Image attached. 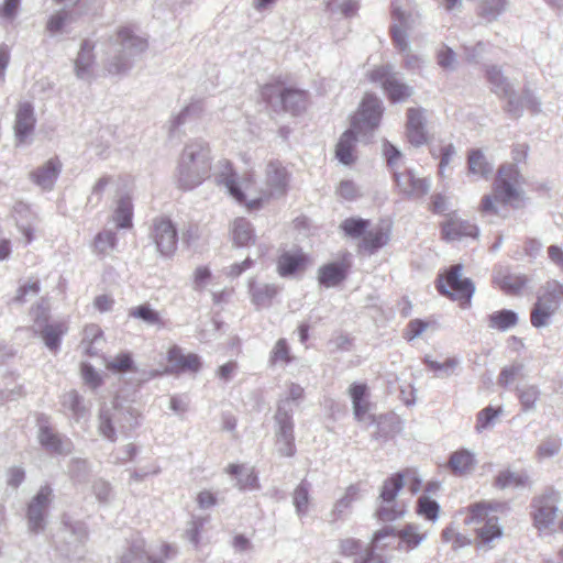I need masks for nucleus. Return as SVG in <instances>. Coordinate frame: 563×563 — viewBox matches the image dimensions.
<instances>
[{"mask_svg":"<svg viewBox=\"0 0 563 563\" xmlns=\"http://www.w3.org/2000/svg\"><path fill=\"white\" fill-rule=\"evenodd\" d=\"M150 238L156 245L159 255L170 260L178 249V231L168 217H156L150 227Z\"/></svg>","mask_w":563,"mask_h":563,"instance_id":"obj_14","label":"nucleus"},{"mask_svg":"<svg viewBox=\"0 0 563 563\" xmlns=\"http://www.w3.org/2000/svg\"><path fill=\"white\" fill-rule=\"evenodd\" d=\"M351 266L344 262H331L322 265L318 272V282L325 288L336 287L350 275Z\"/></svg>","mask_w":563,"mask_h":563,"instance_id":"obj_29","label":"nucleus"},{"mask_svg":"<svg viewBox=\"0 0 563 563\" xmlns=\"http://www.w3.org/2000/svg\"><path fill=\"white\" fill-rule=\"evenodd\" d=\"M68 329L66 321H56L42 328L34 335L42 338L47 349L56 354L60 351L63 338Z\"/></svg>","mask_w":563,"mask_h":563,"instance_id":"obj_35","label":"nucleus"},{"mask_svg":"<svg viewBox=\"0 0 563 563\" xmlns=\"http://www.w3.org/2000/svg\"><path fill=\"white\" fill-rule=\"evenodd\" d=\"M507 0H478L477 15L487 22L498 19L506 10Z\"/></svg>","mask_w":563,"mask_h":563,"instance_id":"obj_51","label":"nucleus"},{"mask_svg":"<svg viewBox=\"0 0 563 563\" xmlns=\"http://www.w3.org/2000/svg\"><path fill=\"white\" fill-rule=\"evenodd\" d=\"M519 322V316L511 309H500L487 316V325L490 329L505 332Z\"/></svg>","mask_w":563,"mask_h":563,"instance_id":"obj_45","label":"nucleus"},{"mask_svg":"<svg viewBox=\"0 0 563 563\" xmlns=\"http://www.w3.org/2000/svg\"><path fill=\"white\" fill-rule=\"evenodd\" d=\"M290 173L279 162H271L267 167L266 183L271 196L284 197L289 191Z\"/></svg>","mask_w":563,"mask_h":563,"instance_id":"obj_27","label":"nucleus"},{"mask_svg":"<svg viewBox=\"0 0 563 563\" xmlns=\"http://www.w3.org/2000/svg\"><path fill=\"white\" fill-rule=\"evenodd\" d=\"M286 89L282 82L266 84L261 89V98L274 111H278Z\"/></svg>","mask_w":563,"mask_h":563,"instance_id":"obj_47","label":"nucleus"},{"mask_svg":"<svg viewBox=\"0 0 563 563\" xmlns=\"http://www.w3.org/2000/svg\"><path fill=\"white\" fill-rule=\"evenodd\" d=\"M475 455L467 449H460L451 453L448 461V467L455 476H463L468 474L475 467Z\"/></svg>","mask_w":563,"mask_h":563,"instance_id":"obj_39","label":"nucleus"},{"mask_svg":"<svg viewBox=\"0 0 563 563\" xmlns=\"http://www.w3.org/2000/svg\"><path fill=\"white\" fill-rule=\"evenodd\" d=\"M356 135L357 132L350 128L341 134L338 141L335 157L344 165H351L356 161V156L354 154L357 141Z\"/></svg>","mask_w":563,"mask_h":563,"instance_id":"obj_36","label":"nucleus"},{"mask_svg":"<svg viewBox=\"0 0 563 563\" xmlns=\"http://www.w3.org/2000/svg\"><path fill=\"white\" fill-rule=\"evenodd\" d=\"M36 426L38 428V443L46 453L66 456L73 452V441L67 435L60 434L54 430L51 424V419L46 413H37Z\"/></svg>","mask_w":563,"mask_h":563,"instance_id":"obj_13","label":"nucleus"},{"mask_svg":"<svg viewBox=\"0 0 563 563\" xmlns=\"http://www.w3.org/2000/svg\"><path fill=\"white\" fill-rule=\"evenodd\" d=\"M117 245V233L111 230H102L93 239V247L98 255H106L108 250H114Z\"/></svg>","mask_w":563,"mask_h":563,"instance_id":"obj_60","label":"nucleus"},{"mask_svg":"<svg viewBox=\"0 0 563 563\" xmlns=\"http://www.w3.org/2000/svg\"><path fill=\"white\" fill-rule=\"evenodd\" d=\"M389 242V231L378 228L374 231H368L360 242V250L367 255L376 254L380 249Z\"/></svg>","mask_w":563,"mask_h":563,"instance_id":"obj_41","label":"nucleus"},{"mask_svg":"<svg viewBox=\"0 0 563 563\" xmlns=\"http://www.w3.org/2000/svg\"><path fill=\"white\" fill-rule=\"evenodd\" d=\"M394 533V527L386 525L377 530L371 540V543L364 548V554L354 559L353 563H390L387 555L378 553L377 551H386L389 548L388 543L384 540Z\"/></svg>","mask_w":563,"mask_h":563,"instance_id":"obj_22","label":"nucleus"},{"mask_svg":"<svg viewBox=\"0 0 563 563\" xmlns=\"http://www.w3.org/2000/svg\"><path fill=\"white\" fill-rule=\"evenodd\" d=\"M540 395V389L536 385H527L516 388V396L519 400L522 411L534 409Z\"/></svg>","mask_w":563,"mask_h":563,"instance_id":"obj_58","label":"nucleus"},{"mask_svg":"<svg viewBox=\"0 0 563 563\" xmlns=\"http://www.w3.org/2000/svg\"><path fill=\"white\" fill-rule=\"evenodd\" d=\"M561 283L556 279L545 282L541 292L530 311L532 327L540 329L551 323L552 317L559 310L562 299L560 294Z\"/></svg>","mask_w":563,"mask_h":563,"instance_id":"obj_8","label":"nucleus"},{"mask_svg":"<svg viewBox=\"0 0 563 563\" xmlns=\"http://www.w3.org/2000/svg\"><path fill=\"white\" fill-rule=\"evenodd\" d=\"M428 210L435 216L448 219L451 209L450 196L445 192H433L429 197Z\"/></svg>","mask_w":563,"mask_h":563,"instance_id":"obj_61","label":"nucleus"},{"mask_svg":"<svg viewBox=\"0 0 563 563\" xmlns=\"http://www.w3.org/2000/svg\"><path fill=\"white\" fill-rule=\"evenodd\" d=\"M133 201L130 196L120 198L113 213V219L119 229H130L133 225Z\"/></svg>","mask_w":563,"mask_h":563,"instance_id":"obj_46","label":"nucleus"},{"mask_svg":"<svg viewBox=\"0 0 563 563\" xmlns=\"http://www.w3.org/2000/svg\"><path fill=\"white\" fill-rule=\"evenodd\" d=\"M364 483L356 482L345 488L344 495L339 498L330 512V523L344 522L353 512L354 504L362 498Z\"/></svg>","mask_w":563,"mask_h":563,"instance_id":"obj_21","label":"nucleus"},{"mask_svg":"<svg viewBox=\"0 0 563 563\" xmlns=\"http://www.w3.org/2000/svg\"><path fill=\"white\" fill-rule=\"evenodd\" d=\"M305 397V389L297 383H291L288 388V396L277 402L274 421L277 430L275 443L280 456L294 457L297 454L294 407L291 401L301 400Z\"/></svg>","mask_w":563,"mask_h":563,"instance_id":"obj_3","label":"nucleus"},{"mask_svg":"<svg viewBox=\"0 0 563 563\" xmlns=\"http://www.w3.org/2000/svg\"><path fill=\"white\" fill-rule=\"evenodd\" d=\"M13 216L16 221L18 229L27 227V224H37L38 216L32 209L31 205L24 201H18L13 206Z\"/></svg>","mask_w":563,"mask_h":563,"instance_id":"obj_57","label":"nucleus"},{"mask_svg":"<svg viewBox=\"0 0 563 563\" xmlns=\"http://www.w3.org/2000/svg\"><path fill=\"white\" fill-rule=\"evenodd\" d=\"M312 484L305 477L296 486L292 503L299 518H305L310 510Z\"/></svg>","mask_w":563,"mask_h":563,"instance_id":"obj_42","label":"nucleus"},{"mask_svg":"<svg viewBox=\"0 0 563 563\" xmlns=\"http://www.w3.org/2000/svg\"><path fill=\"white\" fill-rule=\"evenodd\" d=\"M529 485V476L525 473L516 474L509 470L500 471L494 478L493 486L497 489L507 487H525Z\"/></svg>","mask_w":563,"mask_h":563,"instance_id":"obj_49","label":"nucleus"},{"mask_svg":"<svg viewBox=\"0 0 563 563\" xmlns=\"http://www.w3.org/2000/svg\"><path fill=\"white\" fill-rule=\"evenodd\" d=\"M282 290L283 287L276 284L258 285L255 280L249 283L251 300L257 310L271 308Z\"/></svg>","mask_w":563,"mask_h":563,"instance_id":"obj_28","label":"nucleus"},{"mask_svg":"<svg viewBox=\"0 0 563 563\" xmlns=\"http://www.w3.org/2000/svg\"><path fill=\"white\" fill-rule=\"evenodd\" d=\"M406 139L413 147L428 142L427 120L423 108H408L406 111Z\"/></svg>","mask_w":563,"mask_h":563,"instance_id":"obj_23","label":"nucleus"},{"mask_svg":"<svg viewBox=\"0 0 563 563\" xmlns=\"http://www.w3.org/2000/svg\"><path fill=\"white\" fill-rule=\"evenodd\" d=\"M503 536V529L498 523V518L493 516L487 518L483 527L476 530V537L483 544H488L495 539H499Z\"/></svg>","mask_w":563,"mask_h":563,"instance_id":"obj_59","label":"nucleus"},{"mask_svg":"<svg viewBox=\"0 0 563 563\" xmlns=\"http://www.w3.org/2000/svg\"><path fill=\"white\" fill-rule=\"evenodd\" d=\"M141 415L132 406H123L114 401L112 407L102 405L99 408L98 430L101 437L110 442L118 440L117 430L125 438L132 437L141 426Z\"/></svg>","mask_w":563,"mask_h":563,"instance_id":"obj_4","label":"nucleus"},{"mask_svg":"<svg viewBox=\"0 0 563 563\" xmlns=\"http://www.w3.org/2000/svg\"><path fill=\"white\" fill-rule=\"evenodd\" d=\"M440 505L437 500L426 495H421L416 503V514L426 520L435 522L440 515Z\"/></svg>","mask_w":563,"mask_h":563,"instance_id":"obj_54","label":"nucleus"},{"mask_svg":"<svg viewBox=\"0 0 563 563\" xmlns=\"http://www.w3.org/2000/svg\"><path fill=\"white\" fill-rule=\"evenodd\" d=\"M207 109V99L201 97H192L189 102L180 109L179 112L173 114L167 124V136L169 140L180 136L183 126L190 122L199 120L203 117Z\"/></svg>","mask_w":563,"mask_h":563,"instance_id":"obj_17","label":"nucleus"},{"mask_svg":"<svg viewBox=\"0 0 563 563\" xmlns=\"http://www.w3.org/2000/svg\"><path fill=\"white\" fill-rule=\"evenodd\" d=\"M520 178L521 174L517 165L501 164L493 183L494 195H484L482 197L479 210L485 214H497L498 208L495 201H499L512 209L525 207L528 198L516 188Z\"/></svg>","mask_w":563,"mask_h":563,"instance_id":"obj_2","label":"nucleus"},{"mask_svg":"<svg viewBox=\"0 0 563 563\" xmlns=\"http://www.w3.org/2000/svg\"><path fill=\"white\" fill-rule=\"evenodd\" d=\"M167 361L168 365L165 367V372L172 375H180L186 372L197 373L202 367V361L198 354L189 353L184 355L178 345H174L168 350Z\"/></svg>","mask_w":563,"mask_h":563,"instance_id":"obj_24","label":"nucleus"},{"mask_svg":"<svg viewBox=\"0 0 563 563\" xmlns=\"http://www.w3.org/2000/svg\"><path fill=\"white\" fill-rule=\"evenodd\" d=\"M209 517L191 516L190 527L186 530L185 536L187 540L198 549L201 543V532L205 526L208 523Z\"/></svg>","mask_w":563,"mask_h":563,"instance_id":"obj_63","label":"nucleus"},{"mask_svg":"<svg viewBox=\"0 0 563 563\" xmlns=\"http://www.w3.org/2000/svg\"><path fill=\"white\" fill-rule=\"evenodd\" d=\"M350 396L353 402L354 417L362 421L371 408V394L365 383H353L350 386Z\"/></svg>","mask_w":563,"mask_h":563,"instance_id":"obj_38","label":"nucleus"},{"mask_svg":"<svg viewBox=\"0 0 563 563\" xmlns=\"http://www.w3.org/2000/svg\"><path fill=\"white\" fill-rule=\"evenodd\" d=\"M63 405L68 408L73 418L76 420H80L86 415L87 410L84 405V398L76 389L65 395Z\"/></svg>","mask_w":563,"mask_h":563,"instance_id":"obj_62","label":"nucleus"},{"mask_svg":"<svg viewBox=\"0 0 563 563\" xmlns=\"http://www.w3.org/2000/svg\"><path fill=\"white\" fill-rule=\"evenodd\" d=\"M63 163L58 156L47 159L42 166L30 172L29 180L43 191H52L60 177Z\"/></svg>","mask_w":563,"mask_h":563,"instance_id":"obj_19","label":"nucleus"},{"mask_svg":"<svg viewBox=\"0 0 563 563\" xmlns=\"http://www.w3.org/2000/svg\"><path fill=\"white\" fill-rule=\"evenodd\" d=\"M227 473L236 478V487L240 492L261 489L260 474L255 467L247 468L243 464H230Z\"/></svg>","mask_w":563,"mask_h":563,"instance_id":"obj_32","label":"nucleus"},{"mask_svg":"<svg viewBox=\"0 0 563 563\" xmlns=\"http://www.w3.org/2000/svg\"><path fill=\"white\" fill-rule=\"evenodd\" d=\"M367 79L380 86L390 104L404 103L412 95V87L402 81L390 64L373 68L367 73Z\"/></svg>","mask_w":563,"mask_h":563,"instance_id":"obj_7","label":"nucleus"},{"mask_svg":"<svg viewBox=\"0 0 563 563\" xmlns=\"http://www.w3.org/2000/svg\"><path fill=\"white\" fill-rule=\"evenodd\" d=\"M423 365L434 372L435 376H451L456 367L460 365V360L455 356L448 357L443 363L433 361L429 355L422 357Z\"/></svg>","mask_w":563,"mask_h":563,"instance_id":"obj_53","label":"nucleus"},{"mask_svg":"<svg viewBox=\"0 0 563 563\" xmlns=\"http://www.w3.org/2000/svg\"><path fill=\"white\" fill-rule=\"evenodd\" d=\"M310 263V256L301 250L297 252H283L276 261L277 273L283 278L294 277L302 273Z\"/></svg>","mask_w":563,"mask_h":563,"instance_id":"obj_25","label":"nucleus"},{"mask_svg":"<svg viewBox=\"0 0 563 563\" xmlns=\"http://www.w3.org/2000/svg\"><path fill=\"white\" fill-rule=\"evenodd\" d=\"M35 128L36 115L34 104L30 101L19 102L14 121L16 145L30 144Z\"/></svg>","mask_w":563,"mask_h":563,"instance_id":"obj_18","label":"nucleus"},{"mask_svg":"<svg viewBox=\"0 0 563 563\" xmlns=\"http://www.w3.org/2000/svg\"><path fill=\"white\" fill-rule=\"evenodd\" d=\"M309 106V93L306 90L287 87L278 111L290 113L294 117L301 115Z\"/></svg>","mask_w":563,"mask_h":563,"instance_id":"obj_33","label":"nucleus"},{"mask_svg":"<svg viewBox=\"0 0 563 563\" xmlns=\"http://www.w3.org/2000/svg\"><path fill=\"white\" fill-rule=\"evenodd\" d=\"M30 317L33 324L31 331L35 334L42 328L48 325L51 322V310L46 299L42 298L36 305L30 310Z\"/></svg>","mask_w":563,"mask_h":563,"instance_id":"obj_50","label":"nucleus"},{"mask_svg":"<svg viewBox=\"0 0 563 563\" xmlns=\"http://www.w3.org/2000/svg\"><path fill=\"white\" fill-rule=\"evenodd\" d=\"M419 526L416 523H407L401 529L394 528V533L389 537H398L399 542L396 547L398 551L410 552L417 549L427 538V533H419Z\"/></svg>","mask_w":563,"mask_h":563,"instance_id":"obj_34","label":"nucleus"},{"mask_svg":"<svg viewBox=\"0 0 563 563\" xmlns=\"http://www.w3.org/2000/svg\"><path fill=\"white\" fill-rule=\"evenodd\" d=\"M560 494L553 487H547L541 495L534 496L530 501V515L533 526L543 531L555 521L559 510Z\"/></svg>","mask_w":563,"mask_h":563,"instance_id":"obj_12","label":"nucleus"},{"mask_svg":"<svg viewBox=\"0 0 563 563\" xmlns=\"http://www.w3.org/2000/svg\"><path fill=\"white\" fill-rule=\"evenodd\" d=\"M369 424L376 426V431L372 433V439L385 444L394 440L402 430V421L395 412L369 415Z\"/></svg>","mask_w":563,"mask_h":563,"instance_id":"obj_20","label":"nucleus"},{"mask_svg":"<svg viewBox=\"0 0 563 563\" xmlns=\"http://www.w3.org/2000/svg\"><path fill=\"white\" fill-rule=\"evenodd\" d=\"M129 317L140 319L147 324L165 328L166 321L161 317L158 311L153 309L150 303H143L129 310Z\"/></svg>","mask_w":563,"mask_h":563,"instance_id":"obj_48","label":"nucleus"},{"mask_svg":"<svg viewBox=\"0 0 563 563\" xmlns=\"http://www.w3.org/2000/svg\"><path fill=\"white\" fill-rule=\"evenodd\" d=\"M295 357L291 355L290 346L285 338L278 339L269 353V364L272 366L283 363L291 364Z\"/></svg>","mask_w":563,"mask_h":563,"instance_id":"obj_55","label":"nucleus"},{"mask_svg":"<svg viewBox=\"0 0 563 563\" xmlns=\"http://www.w3.org/2000/svg\"><path fill=\"white\" fill-rule=\"evenodd\" d=\"M395 191L408 201L422 200L430 190V180L427 177L419 178L412 168H405L404 172H395L391 175Z\"/></svg>","mask_w":563,"mask_h":563,"instance_id":"obj_15","label":"nucleus"},{"mask_svg":"<svg viewBox=\"0 0 563 563\" xmlns=\"http://www.w3.org/2000/svg\"><path fill=\"white\" fill-rule=\"evenodd\" d=\"M63 527L71 533L80 543H86L89 539V527L84 520L74 519L69 514L62 515Z\"/></svg>","mask_w":563,"mask_h":563,"instance_id":"obj_52","label":"nucleus"},{"mask_svg":"<svg viewBox=\"0 0 563 563\" xmlns=\"http://www.w3.org/2000/svg\"><path fill=\"white\" fill-rule=\"evenodd\" d=\"M466 164L468 174L483 179H488L493 173L492 164L479 148H472L467 152Z\"/></svg>","mask_w":563,"mask_h":563,"instance_id":"obj_40","label":"nucleus"},{"mask_svg":"<svg viewBox=\"0 0 563 563\" xmlns=\"http://www.w3.org/2000/svg\"><path fill=\"white\" fill-rule=\"evenodd\" d=\"M117 35L122 49L108 63L107 70L110 75L124 76L133 68L134 57L148 48V42L135 34L131 26L119 29Z\"/></svg>","mask_w":563,"mask_h":563,"instance_id":"obj_5","label":"nucleus"},{"mask_svg":"<svg viewBox=\"0 0 563 563\" xmlns=\"http://www.w3.org/2000/svg\"><path fill=\"white\" fill-rule=\"evenodd\" d=\"M439 230L441 240L446 243L466 238L476 240L479 236L478 225L460 218L456 210H451L448 214V219L439 223Z\"/></svg>","mask_w":563,"mask_h":563,"instance_id":"obj_16","label":"nucleus"},{"mask_svg":"<svg viewBox=\"0 0 563 563\" xmlns=\"http://www.w3.org/2000/svg\"><path fill=\"white\" fill-rule=\"evenodd\" d=\"M405 486V472H396L384 479L379 499L383 504H390L395 501L398 494Z\"/></svg>","mask_w":563,"mask_h":563,"instance_id":"obj_43","label":"nucleus"},{"mask_svg":"<svg viewBox=\"0 0 563 563\" xmlns=\"http://www.w3.org/2000/svg\"><path fill=\"white\" fill-rule=\"evenodd\" d=\"M53 499L54 490L51 485L45 484L29 501L25 518L31 533L37 536L45 531Z\"/></svg>","mask_w":563,"mask_h":563,"instance_id":"obj_10","label":"nucleus"},{"mask_svg":"<svg viewBox=\"0 0 563 563\" xmlns=\"http://www.w3.org/2000/svg\"><path fill=\"white\" fill-rule=\"evenodd\" d=\"M212 148L202 137L189 140L183 147L176 166L177 187L190 191L201 186L211 176Z\"/></svg>","mask_w":563,"mask_h":563,"instance_id":"obj_1","label":"nucleus"},{"mask_svg":"<svg viewBox=\"0 0 563 563\" xmlns=\"http://www.w3.org/2000/svg\"><path fill=\"white\" fill-rule=\"evenodd\" d=\"M232 241L234 246L242 249L256 242L255 229L244 217L236 218L232 224Z\"/></svg>","mask_w":563,"mask_h":563,"instance_id":"obj_37","label":"nucleus"},{"mask_svg":"<svg viewBox=\"0 0 563 563\" xmlns=\"http://www.w3.org/2000/svg\"><path fill=\"white\" fill-rule=\"evenodd\" d=\"M384 111L383 101L375 93L367 92L351 119V128L357 133H372L380 126Z\"/></svg>","mask_w":563,"mask_h":563,"instance_id":"obj_11","label":"nucleus"},{"mask_svg":"<svg viewBox=\"0 0 563 563\" xmlns=\"http://www.w3.org/2000/svg\"><path fill=\"white\" fill-rule=\"evenodd\" d=\"M368 227L369 220L353 217L346 218L341 224L342 231L345 233V235L351 238H363L367 232Z\"/></svg>","mask_w":563,"mask_h":563,"instance_id":"obj_64","label":"nucleus"},{"mask_svg":"<svg viewBox=\"0 0 563 563\" xmlns=\"http://www.w3.org/2000/svg\"><path fill=\"white\" fill-rule=\"evenodd\" d=\"M486 81L490 85V91L499 99L507 98L504 111L514 119L522 115V102L517 96L509 79L504 75L501 68L497 65L482 66Z\"/></svg>","mask_w":563,"mask_h":563,"instance_id":"obj_9","label":"nucleus"},{"mask_svg":"<svg viewBox=\"0 0 563 563\" xmlns=\"http://www.w3.org/2000/svg\"><path fill=\"white\" fill-rule=\"evenodd\" d=\"M95 47L96 44L88 38L82 41L74 65V71L78 79L89 80L95 78Z\"/></svg>","mask_w":563,"mask_h":563,"instance_id":"obj_26","label":"nucleus"},{"mask_svg":"<svg viewBox=\"0 0 563 563\" xmlns=\"http://www.w3.org/2000/svg\"><path fill=\"white\" fill-rule=\"evenodd\" d=\"M220 172L216 176L218 185H224L230 195L239 202L244 203L246 201V195L238 184V173L229 159H221L219 162Z\"/></svg>","mask_w":563,"mask_h":563,"instance_id":"obj_30","label":"nucleus"},{"mask_svg":"<svg viewBox=\"0 0 563 563\" xmlns=\"http://www.w3.org/2000/svg\"><path fill=\"white\" fill-rule=\"evenodd\" d=\"M153 555L146 550V541L141 536L126 539L125 548L118 558V563H150Z\"/></svg>","mask_w":563,"mask_h":563,"instance_id":"obj_31","label":"nucleus"},{"mask_svg":"<svg viewBox=\"0 0 563 563\" xmlns=\"http://www.w3.org/2000/svg\"><path fill=\"white\" fill-rule=\"evenodd\" d=\"M530 279L525 274L514 275L506 273L495 279L498 287L509 296H519L522 290L528 286Z\"/></svg>","mask_w":563,"mask_h":563,"instance_id":"obj_44","label":"nucleus"},{"mask_svg":"<svg viewBox=\"0 0 563 563\" xmlns=\"http://www.w3.org/2000/svg\"><path fill=\"white\" fill-rule=\"evenodd\" d=\"M462 269L461 264L452 265L445 276L439 277L435 288L441 296L457 301L460 308L467 309L472 303L475 285L471 278H462Z\"/></svg>","mask_w":563,"mask_h":563,"instance_id":"obj_6","label":"nucleus"},{"mask_svg":"<svg viewBox=\"0 0 563 563\" xmlns=\"http://www.w3.org/2000/svg\"><path fill=\"white\" fill-rule=\"evenodd\" d=\"M68 476L74 484H85L90 476V465L85 459H71L68 464Z\"/></svg>","mask_w":563,"mask_h":563,"instance_id":"obj_56","label":"nucleus"}]
</instances>
